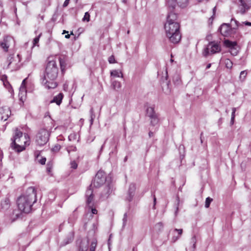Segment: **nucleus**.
I'll use <instances>...</instances> for the list:
<instances>
[{
    "instance_id": "f257e3e1",
    "label": "nucleus",
    "mask_w": 251,
    "mask_h": 251,
    "mask_svg": "<svg viewBox=\"0 0 251 251\" xmlns=\"http://www.w3.org/2000/svg\"><path fill=\"white\" fill-rule=\"evenodd\" d=\"M36 201V191L35 188L33 187H28L23 194L18 198L17 203L19 210H13V215L14 216L11 218V222H14L17 219L22 212L25 213H29L33 203Z\"/></svg>"
},
{
    "instance_id": "f03ea898",
    "label": "nucleus",
    "mask_w": 251,
    "mask_h": 251,
    "mask_svg": "<svg viewBox=\"0 0 251 251\" xmlns=\"http://www.w3.org/2000/svg\"><path fill=\"white\" fill-rule=\"evenodd\" d=\"M177 15L174 12H169L167 17V22L164 25L166 36L171 42L178 43L181 38L179 31V24L176 21Z\"/></svg>"
},
{
    "instance_id": "7ed1b4c3",
    "label": "nucleus",
    "mask_w": 251,
    "mask_h": 251,
    "mask_svg": "<svg viewBox=\"0 0 251 251\" xmlns=\"http://www.w3.org/2000/svg\"><path fill=\"white\" fill-rule=\"evenodd\" d=\"M58 68L56 61L52 60L49 61L45 71L42 83L48 89H54L57 86L55 81L58 76Z\"/></svg>"
},
{
    "instance_id": "20e7f679",
    "label": "nucleus",
    "mask_w": 251,
    "mask_h": 251,
    "mask_svg": "<svg viewBox=\"0 0 251 251\" xmlns=\"http://www.w3.org/2000/svg\"><path fill=\"white\" fill-rule=\"evenodd\" d=\"M221 47L220 44L215 41L209 42L208 45L203 49L202 55L206 57L209 55L213 54L221 51Z\"/></svg>"
},
{
    "instance_id": "39448f33",
    "label": "nucleus",
    "mask_w": 251,
    "mask_h": 251,
    "mask_svg": "<svg viewBox=\"0 0 251 251\" xmlns=\"http://www.w3.org/2000/svg\"><path fill=\"white\" fill-rule=\"evenodd\" d=\"M50 133L45 128L41 129L38 132L36 136V143L37 145L42 146L47 144L49 140Z\"/></svg>"
},
{
    "instance_id": "423d86ee",
    "label": "nucleus",
    "mask_w": 251,
    "mask_h": 251,
    "mask_svg": "<svg viewBox=\"0 0 251 251\" xmlns=\"http://www.w3.org/2000/svg\"><path fill=\"white\" fill-rule=\"evenodd\" d=\"M22 136L23 132L17 128L15 130L14 135L11 139L12 142L11 144V147L17 152H21L25 149L23 146H20L16 143L20 142V138Z\"/></svg>"
},
{
    "instance_id": "0eeeda50",
    "label": "nucleus",
    "mask_w": 251,
    "mask_h": 251,
    "mask_svg": "<svg viewBox=\"0 0 251 251\" xmlns=\"http://www.w3.org/2000/svg\"><path fill=\"white\" fill-rule=\"evenodd\" d=\"M114 187L112 183L106 185L100 194V198L102 201L107 200L110 196L114 194Z\"/></svg>"
},
{
    "instance_id": "6e6552de",
    "label": "nucleus",
    "mask_w": 251,
    "mask_h": 251,
    "mask_svg": "<svg viewBox=\"0 0 251 251\" xmlns=\"http://www.w3.org/2000/svg\"><path fill=\"white\" fill-rule=\"evenodd\" d=\"M106 181V176L105 173L100 170L98 172L97 174L94 177L92 183L90 186L91 187L92 185L93 184L95 187H99L102 185Z\"/></svg>"
},
{
    "instance_id": "1a4fd4ad",
    "label": "nucleus",
    "mask_w": 251,
    "mask_h": 251,
    "mask_svg": "<svg viewBox=\"0 0 251 251\" xmlns=\"http://www.w3.org/2000/svg\"><path fill=\"white\" fill-rule=\"evenodd\" d=\"M14 39L10 36H5L2 41L0 42V47L4 52H7L8 49L12 43H14Z\"/></svg>"
},
{
    "instance_id": "9d476101",
    "label": "nucleus",
    "mask_w": 251,
    "mask_h": 251,
    "mask_svg": "<svg viewBox=\"0 0 251 251\" xmlns=\"http://www.w3.org/2000/svg\"><path fill=\"white\" fill-rule=\"evenodd\" d=\"M233 29L229 24L223 23L219 28L218 30L224 36L228 37L231 35Z\"/></svg>"
},
{
    "instance_id": "9b49d317",
    "label": "nucleus",
    "mask_w": 251,
    "mask_h": 251,
    "mask_svg": "<svg viewBox=\"0 0 251 251\" xmlns=\"http://www.w3.org/2000/svg\"><path fill=\"white\" fill-rule=\"evenodd\" d=\"M85 197L86 204L89 207L93 206L94 195L93 194V191L90 187L86 190Z\"/></svg>"
},
{
    "instance_id": "f8f14e48",
    "label": "nucleus",
    "mask_w": 251,
    "mask_h": 251,
    "mask_svg": "<svg viewBox=\"0 0 251 251\" xmlns=\"http://www.w3.org/2000/svg\"><path fill=\"white\" fill-rule=\"evenodd\" d=\"M20 62V58L19 54H17L16 58L14 57V54H9L7 58V62L8 63L7 68H9L13 64H17V63Z\"/></svg>"
},
{
    "instance_id": "ddd939ff",
    "label": "nucleus",
    "mask_w": 251,
    "mask_h": 251,
    "mask_svg": "<svg viewBox=\"0 0 251 251\" xmlns=\"http://www.w3.org/2000/svg\"><path fill=\"white\" fill-rule=\"evenodd\" d=\"M136 190V185L134 183H131L128 188L127 192V196L126 197V200L128 201H131L135 194Z\"/></svg>"
},
{
    "instance_id": "4468645a",
    "label": "nucleus",
    "mask_w": 251,
    "mask_h": 251,
    "mask_svg": "<svg viewBox=\"0 0 251 251\" xmlns=\"http://www.w3.org/2000/svg\"><path fill=\"white\" fill-rule=\"evenodd\" d=\"M242 8L240 12L242 14L245 13L246 10H248L251 7V0H240Z\"/></svg>"
},
{
    "instance_id": "2eb2a0df",
    "label": "nucleus",
    "mask_w": 251,
    "mask_h": 251,
    "mask_svg": "<svg viewBox=\"0 0 251 251\" xmlns=\"http://www.w3.org/2000/svg\"><path fill=\"white\" fill-rule=\"evenodd\" d=\"M63 98V93H60L57 96L53 97V99L50 101V103L55 102L57 104V105H59L62 102Z\"/></svg>"
},
{
    "instance_id": "dca6fc26",
    "label": "nucleus",
    "mask_w": 251,
    "mask_h": 251,
    "mask_svg": "<svg viewBox=\"0 0 251 251\" xmlns=\"http://www.w3.org/2000/svg\"><path fill=\"white\" fill-rule=\"evenodd\" d=\"M149 118H150V123L151 126H155L158 124L159 119L157 113L152 116L151 115Z\"/></svg>"
},
{
    "instance_id": "f3484780",
    "label": "nucleus",
    "mask_w": 251,
    "mask_h": 251,
    "mask_svg": "<svg viewBox=\"0 0 251 251\" xmlns=\"http://www.w3.org/2000/svg\"><path fill=\"white\" fill-rule=\"evenodd\" d=\"M224 45L229 48V50L234 47H237V44L236 41H231L229 40H225L224 41Z\"/></svg>"
},
{
    "instance_id": "a211bd4d",
    "label": "nucleus",
    "mask_w": 251,
    "mask_h": 251,
    "mask_svg": "<svg viewBox=\"0 0 251 251\" xmlns=\"http://www.w3.org/2000/svg\"><path fill=\"white\" fill-rule=\"evenodd\" d=\"M1 206L2 209L4 210L8 209L10 206V201L9 198H5L3 201L1 202Z\"/></svg>"
},
{
    "instance_id": "6ab92c4d",
    "label": "nucleus",
    "mask_w": 251,
    "mask_h": 251,
    "mask_svg": "<svg viewBox=\"0 0 251 251\" xmlns=\"http://www.w3.org/2000/svg\"><path fill=\"white\" fill-rule=\"evenodd\" d=\"M167 4L169 8L170 12H173L172 11L177 4V0H167Z\"/></svg>"
},
{
    "instance_id": "aec40b11",
    "label": "nucleus",
    "mask_w": 251,
    "mask_h": 251,
    "mask_svg": "<svg viewBox=\"0 0 251 251\" xmlns=\"http://www.w3.org/2000/svg\"><path fill=\"white\" fill-rule=\"evenodd\" d=\"M59 63H60V69H61V72L62 73H63L65 70V67H66V60L65 59V57H60L59 58Z\"/></svg>"
},
{
    "instance_id": "412c9836",
    "label": "nucleus",
    "mask_w": 251,
    "mask_h": 251,
    "mask_svg": "<svg viewBox=\"0 0 251 251\" xmlns=\"http://www.w3.org/2000/svg\"><path fill=\"white\" fill-rule=\"evenodd\" d=\"M110 75L111 76L113 77H123L122 72L117 70L111 71L110 72Z\"/></svg>"
},
{
    "instance_id": "4be33fe9",
    "label": "nucleus",
    "mask_w": 251,
    "mask_h": 251,
    "mask_svg": "<svg viewBox=\"0 0 251 251\" xmlns=\"http://www.w3.org/2000/svg\"><path fill=\"white\" fill-rule=\"evenodd\" d=\"M76 209L75 210L73 213L70 215L68 219L69 223L73 224L77 218V215L76 213Z\"/></svg>"
},
{
    "instance_id": "5701e85b",
    "label": "nucleus",
    "mask_w": 251,
    "mask_h": 251,
    "mask_svg": "<svg viewBox=\"0 0 251 251\" xmlns=\"http://www.w3.org/2000/svg\"><path fill=\"white\" fill-rule=\"evenodd\" d=\"M233 29H236L240 25V23L234 18H232L229 24Z\"/></svg>"
},
{
    "instance_id": "b1692460",
    "label": "nucleus",
    "mask_w": 251,
    "mask_h": 251,
    "mask_svg": "<svg viewBox=\"0 0 251 251\" xmlns=\"http://www.w3.org/2000/svg\"><path fill=\"white\" fill-rule=\"evenodd\" d=\"M156 114V113L155 112L153 107L149 106L147 108L146 115L148 117Z\"/></svg>"
},
{
    "instance_id": "393cba45",
    "label": "nucleus",
    "mask_w": 251,
    "mask_h": 251,
    "mask_svg": "<svg viewBox=\"0 0 251 251\" xmlns=\"http://www.w3.org/2000/svg\"><path fill=\"white\" fill-rule=\"evenodd\" d=\"M189 0H177V5L181 8L186 7L188 4Z\"/></svg>"
},
{
    "instance_id": "a878e982",
    "label": "nucleus",
    "mask_w": 251,
    "mask_h": 251,
    "mask_svg": "<svg viewBox=\"0 0 251 251\" xmlns=\"http://www.w3.org/2000/svg\"><path fill=\"white\" fill-rule=\"evenodd\" d=\"M112 146V150L111 152L113 153L114 151H116L117 150V146L118 144V142H117L115 139L113 138L111 141L110 142Z\"/></svg>"
},
{
    "instance_id": "bb28decb",
    "label": "nucleus",
    "mask_w": 251,
    "mask_h": 251,
    "mask_svg": "<svg viewBox=\"0 0 251 251\" xmlns=\"http://www.w3.org/2000/svg\"><path fill=\"white\" fill-rule=\"evenodd\" d=\"M173 82L175 85H179L181 82L180 77L178 75H176L173 77Z\"/></svg>"
},
{
    "instance_id": "cd10ccee",
    "label": "nucleus",
    "mask_w": 251,
    "mask_h": 251,
    "mask_svg": "<svg viewBox=\"0 0 251 251\" xmlns=\"http://www.w3.org/2000/svg\"><path fill=\"white\" fill-rule=\"evenodd\" d=\"M224 63L225 64L226 67L227 69H231L233 65L232 62L229 59L226 58L224 60Z\"/></svg>"
},
{
    "instance_id": "c85d7f7f",
    "label": "nucleus",
    "mask_w": 251,
    "mask_h": 251,
    "mask_svg": "<svg viewBox=\"0 0 251 251\" xmlns=\"http://www.w3.org/2000/svg\"><path fill=\"white\" fill-rule=\"evenodd\" d=\"M112 85L114 89H119L121 88V86H122L120 82L116 81V80L113 81L112 82Z\"/></svg>"
},
{
    "instance_id": "c756f323",
    "label": "nucleus",
    "mask_w": 251,
    "mask_h": 251,
    "mask_svg": "<svg viewBox=\"0 0 251 251\" xmlns=\"http://www.w3.org/2000/svg\"><path fill=\"white\" fill-rule=\"evenodd\" d=\"M229 51L231 55L233 56H236L238 53V50L237 47H234L229 50Z\"/></svg>"
},
{
    "instance_id": "7c9ffc66",
    "label": "nucleus",
    "mask_w": 251,
    "mask_h": 251,
    "mask_svg": "<svg viewBox=\"0 0 251 251\" xmlns=\"http://www.w3.org/2000/svg\"><path fill=\"white\" fill-rule=\"evenodd\" d=\"M213 201V199L210 197H207L205 200V207L208 208L211 202Z\"/></svg>"
},
{
    "instance_id": "2f4dec72",
    "label": "nucleus",
    "mask_w": 251,
    "mask_h": 251,
    "mask_svg": "<svg viewBox=\"0 0 251 251\" xmlns=\"http://www.w3.org/2000/svg\"><path fill=\"white\" fill-rule=\"evenodd\" d=\"M41 35H42V33L39 34V35L38 36L36 37L33 39V46H38V42H39V41L40 37L41 36Z\"/></svg>"
},
{
    "instance_id": "473e14b6",
    "label": "nucleus",
    "mask_w": 251,
    "mask_h": 251,
    "mask_svg": "<svg viewBox=\"0 0 251 251\" xmlns=\"http://www.w3.org/2000/svg\"><path fill=\"white\" fill-rule=\"evenodd\" d=\"M97 246V242L93 241L92 242L90 248V251H95V249Z\"/></svg>"
},
{
    "instance_id": "72a5a7b5",
    "label": "nucleus",
    "mask_w": 251,
    "mask_h": 251,
    "mask_svg": "<svg viewBox=\"0 0 251 251\" xmlns=\"http://www.w3.org/2000/svg\"><path fill=\"white\" fill-rule=\"evenodd\" d=\"M90 15L89 14V13L88 12H86L85 13V15L82 19V21H87V22H89L90 21Z\"/></svg>"
},
{
    "instance_id": "f704fd0d",
    "label": "nucleus",
    "mask_w": 251,
    "mask_h": 251,
    "mask_svg": "<svg viewBox=\"0 0 251 251\" xmlns=\"http://www.w3.org/2000/svg\"><path fill=\"white\" fill-rule=\"evenodd\" d=\"M127 213H125L124 215V217L123 219V227H124L126 224V222L127 220Z\"/></svg>"
},
{
    "instance_id": "c9c22d12",
    "label": "nucleus",
    "mask_w": 251,
    "mask_h": 251,
    "mask_svg": "<svg viewBox=\"0 0 251 251\" xmlns=\"http://www.w3.org/2000/svg\"><path fill=\"white\" fill-rule=\"evenodd\" d=\"M247 74V73L246 72V71H242L240 73V79L241 80H244L245 77H246V76Z\"/></svg>"
},
{
    "instance_id": "e433bc0d",
    "label": "nucleus",
    "mask_w": 251,
    "mask_h": 251,
    "mask_svg": "<svg viewBox=\"0 0 251 251\" xmlns=\"http://www.w3.org/2000/svg\"><path fill=\"white\" fill-rule=\"evenodd\" d=\"M191 243H193V248L194 249L196 248V244L197 242L196 236L194 235L191 238Z\"/></svg>"
},
{
    "instance_id": "4c0bfd02",
    "label": "nucleus",
    "mask_w": 251,
    "mask_h": 251,
    "mask_svg": "<svg viewBox=\"0 0 251 251\" xmlns=\"http://www.w3.org/2000/svg\"><path fill=\"white\" fill-rule=\"evenodd\" d=\"M90 114H91V124H92L93 123V120L95 117V115L94 113V110H93V108H91L90 110Z\"/></svg>"
},
{
    "instance_id": "58836bf2",
    "label": "nucleus",
    "mask_w": 251,
    "mask_h": 251,
    "mask_svg": "<svg viewBox=\"0 0 251 251\" xmlns=\"http://www.w3.org/2000/svg\"><path fill=\"white\" fill-rule=\"evenodd\" d=\"M7 77L6 75H2L1 76V80L3 81V84L6 85V84H9L7 80Z\"/></svg>"
},
{
    "instance_id": "ea45409f",
    "label": "nucleus",
    "mask_w": 251,
    "mask_h": 251,
    "mask_svg": "<svg viewBox=\"0 0 251 251\" xmlns=\"http://www.w3.org/2000/svg\"><path fill=\"white\" fill-rule=\"evenodd\" d=\"M108 62L110 64H113V63H115L116 62L114 55H111L108 58Z\"/></svg>"
},
{
    "instance_id": "a19ab883",
    "label": "nucleus",
    "mask_w": 251,
    "mask_h": 251,
    "mask_svg": "<svg viewBox=\"0 0 251 251\" xmlns=\"http://www.w3.org/2000/svg\"><path fill=\"white\" fill-rule=\"evenodd\" d=\"M152 196L153 197V207H152V208L155 209V205H156V198L155 197V195L153 194H152Z\"/></svg>"
},
{
    "instance_id": "79ce46f5",
    "label": "nucleus",
    "mask_w": 251,
    "mask_h": 251,
    "mask_svg": "<svg viewBox=\"0 0 251 251\" xmlns=\"http://www.w3.org/2000/svg\"><path fill=\"white\" fill-rule=\"evenodd\" d=\"M71 168H72L73 169H75L77 167V164L75 161L72 162L71 163Z\"/></svg>"
},
{
    "instance_id": "37998d69",
    "label": "nucleus",
    "mask_w": 251,
    "mask_h": 251,
    "mask_svg": "<svg viewBox=\"0 0 251 251\" xmlns=\"http://www.w3.org/2000/svg\"><path fill=\"white\" fill-rule=\"evenodd\" d=\"M26 78H25V79H24V80H23V82H22V85H21V87H20V91H25V87H24V86H23L25 85V81H26Z\"/></svg>"
},
{
    "instance_id": "c03bdc74",
    "label": "nucleus",
    "mask_w": 251,
    "mask_h": 251,
    "mask_svg": "<svg viewBox=\"0 0 251 251\" xmlns=\"http://www.w3.org/2000/svg\"><path fill=\"white\" fill-rule=\"evenodd\" d=\"M46 161V158L45 157H42L41 159L39 160V162L42 165L45 164Z\"/></svg>"
},
{
    "instance_id": "a18cd8bd",
    "label": "nucleus",
    "mask_w": 251,
    "mask_h": 251,
    "mask_svg": "<svg viewBox=\"0 0 251 251\" xmlns=\"http://www.w3.org/2000/svg\"><path fill=\"white\" fill-rule=\"evenodd\" d=\"M174 231H176L178 232V236L179 237L182 233V232H183V230L182 229H177V228H175L174 229Z\"/></svg>"
},
{
    "instance_id": "49530a36",
    "label": "nucleus",
    "mask_w": 251,
    "mask_h": 251,
    "mask_svg": "<svg viewBox=\"0 0 251 251\" xmlns=\"http://www.w3.org/2000/svg\"><path fill=\"white\" fill-rule=\"evenodd\" d=\"M216 7L215 6L213 8V15L210 18L209 20H213L214 18V16L215 15V13H216Z\"/></svg>"
},
{
    "instance_id": "de8ad7c7",
    "label": "nucleus",
    "mask_w": 251,
    "mask_h": 251,
    "mask_svg": "<svg viewBox=\"0 0 251 251\" xmlns=\"http://www.w3.org/2000/svg\"><path fill=\"white\" fill-rule=\"evenodd\" d=\"M89 208L91 209V212L93 214H97L98 211L95 208H93V206Z\"/></svg>"
},
{
    "instance_id": "09e8293b",
    "label": "nucleus",
    "mask_w": 251,
    "mask_h": 251,
    "mask_svg": "<svg viewBox=\"0 0 251 251\" xmlns=\"http://www.w3.org/2000/svg\"><path fill=\"white\" fill-rule=\"evenodd\" d=\"M232 113H231V117L235 118V113L236 111V108L233 107L232 109Z\"/></svg>"
},
{
    "instance_id": "8fccbe9b",
    "label": "nucleus",
    "mask_w": 251,
    "mask_h": 251,
    "mask_svg": "<svg viewBox=\"0 0 251 251\" xmlns=\"http://www.w3.org/2000/svg\"><path fill=\"white\" fill-rule=\"evenodd\" d=\"M70 0H65V1H64L63 4V6L64 7H67L69 3V1H70Z\"/></svg>"
},
{
    "instance_id": "3c124183",
    "label": "nucleus",
    "mask_w": 251,
    "mask_h": 251,
    "mask_svg": "<svg viewBox=\"0 0 251 251\" xmlns=\"http://www.w3.org/2000/svg\"><path fill=\"white\" fill-rule=\"evenodd\" d=\"M51 170V165H50L49 163L47 164V171L48 172H50Z\"/></svg>"
},
{
    "instance_id": "603ef678",
    "label": "nucleus",
    "mask_w": 251,
    "mask_h": 251,
    "mask_svg": "<svg viewBox=\"0 0 251 251\" xmlns=\"http://www.w3.org/2000/svg\"><path fill=\"white\" fill-rule=\"evenodd\" d=\"M60 149V145H56L53 148V151H59Z\"/></svg>"
},
{
    "instance_id": "864d4df0",
    "label": "nucleus",
    "mask_w": 251,
    "mask_h": 251,
    "mask_svg": "<svg viewBox=\"0 0 251 251\" xmlns=\"http://www.w3.org/2000/svg\"><path fill=\"white\" fill-rule=\"evenodd\" d=\"M71 151H76V148L75 147H72V150H70V149H68L67 150V151H68V153H70Z\"/></svg>"
},
{
    "instance_id": "5fc2aeb1",
    "label": "nucleus",
    "mask_w": 251,
    "mask_h": 251,
    "mask_svg": "<svg viewBox=\"0 0 251 251\" xmlns=\"http://www.w3.org/2000/svg\"><path fill=\"white\" fill-rule=\"evenodd\" d=\"M179 238V236H174L172 238V240L173 241V242H176L178 238Z\"/></svg>"
},
{
    "instance_id": "6e6d98bb",
    "label": "nucleus",
    "mask_w": 251,
    "mask_h": 251,
    "mask_svg": "<svg viewBox=\"0 0 251 251\" xmlns=\"http://www.w3.org/2000/svg\"><path fill=\"white\" fill-rule=\"evenodd\" d=\"M73 32L71 31L70 34H69L68 33L65 36V37L67 39H69L71 35H73Z\"/></svg>"
},
{
    "instance_id": "4d7b16f0",
    "label": "nucleus",
    "mask_w": 251,
    "mask_h": 251,
    "mask_svg": "<svg viewBox=\"0 0 251 251\" xmlns=\"http://www.w3.org/2000/svg\"><path fill=\"white\" fill-rule=\"evenodd\" d=\"M156 226H158L159 227L162 228L163 227V224L162 223L159 222L156 225Z\"/></svg>"
},
{
    "instance_id": "13d9d810",
    "label": "nucleus",
    "mask_w": 251,
    "mask_h": 251,
    "mask_svg": "<svg viewBox=\"0 0 251 251\" xmlns=\"http://www.w3.org/2000/svg\"><path fill=\"white\" fill-rule=\"evenodd\" d=\"M246 25H248V26H251V22H245L244 23H243Z\"/></svg>"
},
{
    "instance_id": "bf43d9fd",
    "label": "nucleus",
    "mask_w": 251,
    "mask_h": 251,
    "mask_svg": "<svg viewBox=\"0 0 251 251\" xmlns=\"http://www.w3.org/2000/svg\"><path fill=\"white\" fill-rule=\"evenodd\" d=\"M234 119H235V118L231 117L230 124L231 125H233V124H234Z\"/></svg>"
},
{
    "instance_id": "052dcab7",
    "label": "nucleus",
    "mask_w": 251,
    "mask_h": 251,
    "mask_svg": "<svg viewBox=\"0 0 251 251\" xmlns=\"http://www.w3.org/2000/svg\"><path fill=\"white\" fill-rule=\"evenodd\" d=\"M149 135L150 137H151L153 136V133L151 131H150L149 133Z\"/></svg>"
},
{
    "instance_id": "680f3d73",
    "label": "nucleus",
    "mask_w": 251,
    "mask_h": 251,
    "mask_svg": "<svg viewBox=\"0 0 251 251\" xmlns=\"http://www.w3.org/2000/svg\"><path fill=\"white\" fill-rule=\"evenodd\" d=\"M211 63H209L206 66V69H209L210 67H211Z\"/></svg>"
},
{
    "instance_id": "e2e57ef3",
    "label": "nucleus",
    "mask_w": 251,
    "mask_h": 251,
    "mask_svg": "<svg viewBox=\"0 0 251 251\" xmlns=\"http://www.w3.org/2000/svg\"><path fill=\"white\" fill-rule=\"evenodd\" d=\"M203 134V132H201V143H202L203 142V141H202V135Z\"/></svg>"
},
{
    "instance_id": "0e129e2a",
    "label": "nucleus",
    "mask_w": 251,
    "mask_h": 251,
    "mask_svg": "<svg viewBox=\"0 0 251 251\" xmlns=\"http://www.w3.org/2000/svg\"><path fill=\"white\" fill-rule=\"evenodd\" d=\"M178 211V206H177L176 207V212H175V214H176V213H177Z\"/></svg>"
},
{
    "instance_id": "69168bd1",
    "label": "nucleus",
    "mask_w": 251,
    "mask_h": 251,
    "mask_svg": "<svg viewBox=\"0 0 251 251\" xmlns=\"http://www.w3.org/2000/svg\"><path fill=\"white\" fill-rule=\"evenodd\" d=\"M127 156H125V158L124 159V161L125 162H126L127 161Z\"/></svg>"
},
{
    "instance_id": "338daca9",
    "label": "nucleus",
    "mask_w": 251,
    "mask_h": 251,
    "mask_svg": "<svg viewBox=\"0 0 251 251\" xmlns=\"http://www.w3.org/2000/svg\"><path fill=\"white\" fill-rule=\"evenodd\" d=\"M65 33H68V31H66L65 30H64L63 31L62 34H65Z\"/></svg>"
},
{
    "instance_id": "774afa93",
    "label": "nucleus",
    "mask_w": 251,
    "mask_h": 251,
    "mask_svg": "<svg viewBox=\"0 0 251 251\" xmlns=\"http://www.w3.org/2000/svg\"><path fill=\"white\" fill-rule=\"evenodd\" d=\"M73 135L72 134H71L69 136V139L70 140H71V137L73 136Z\"/></svg>"
}]
</instances>
